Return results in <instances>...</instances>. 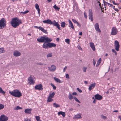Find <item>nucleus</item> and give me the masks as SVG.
<instances>
[{
    "instance_id": "nucleus-1",
    "label": "nucleus",
    "mask_w": 121,
    "mask_h": 121,
    "mask_svg": "<svg viewBox=\"0 0 121 121\" xmlns=\"http://www.w3.org/2000/svg\"><path fill=\"white\" fill-rule=\"evenodd\" d=\"M37 40L40 42H48L52 41L51 38H49L46 36L44 35L38 38L37 39Z\"/></svg>"
},
{
    "instance_id": "nucleus-2",
    "label": "nucleus",
    "mask_w": 121,
    "mask_h": 121,
    "mask_svg": "<svg viewBox=\"0 0 121 121\" xmlns=\"http://www.w3.org/2000/svg\"><path fill=\"white\" fill-rule=\"evenodd\" d=\"M12 26L14 28H16L22 23L21 20L17 18H13L10 22Z\"/></svg>"
},
{
    "instance_id": "nucleus-3",
    "label": "nucleus",
    "mask_w": 121,
    "mask_h": 121,
    "mask_svg": "<svg viewBox=\"0 0 121 121\" xmlns=\"http://www.w3.org/2000/svg\"><path fill=\"white\" fill-rule=\"evenodd\" d=\"M42 22L45 23L49 24L50 25H53L54 26L57 27L59 30H61L60 27V25L58 22H56L55 20H53V21L52 22L50 20L48 19L47 20L43 21Z\"/></svg>"
},
{
    "instance_id": "nucleus-4",
    "label": "nucleus",
    "mask_w": 121,
    "mask_h": 121,
    "mask_svg": "<svg viewBox=\"0 0 121 121\" xmlns=\"http://www.w3.org/2000/svg\"><path fill=\"white\" fill-rule=\"evenodd\" d=\"M9 92L12 96L15 97H19L22 95V93L18 89H15L13 90L12 91H10Z\"/></svg>"
},
{
    "instance_id": "nucleus-5",
    "label": "nucleus",
    "mask_w": 121,
    "mask_h": 121,
    "mask_svg": "<svg viewBox=\"0 0 121 121\" xmlns=\"http://www.w3.org/2000/svg\"><path fill=\"white\" fill-rule=\"evenodd\" d=\"M35 80V78L33 75H30L28 78V82L29 85H34Z\"/></svg>"
},
{
    "instance_id": "nucleus-6",
    "label": "nucleus",
    "mask_w": 121,
    "mask_h": 121,
    "mask_svg": "<svg viewBox=\"0 0 121 121\" xmlns=\"http://www.w3.org/2000/svg\"><path fill=\"white\" fill-rule=\"evenodd\" d=\"M6 26L5 20L4 18L0 20V29H2Z\"/></svg>"
},
{
    "instance_id": "nucleus-7",
    "label": "nucleus",
    "mask_w": 121,
    "mask_h": 121,
    "mask_svg": "<svg viewBox=\"0 0 121 121\" xmlns=\"http://www.w3.org/2000/svg\"><path fill=\"white\" fill-rule=\"evenodd\" d=\"M118 32L117 29L115 27H112L111 29V35H115L117 34Z\"/></svg>"
},
{
    "instance_id": "nucleus-8",
    "label": "nucleus",
    "mask_w": 121,
    "mask_h": 121,
    "mask_svg": "<svg viewBox=\"0 0 121 121\" xmlns=\"http://www.w3.org/2000/svg\"><path fill=\"white\" fill-rule=\"evenodd\" d=\"M115 49L117 51L119 50L120 45L118 42L117 40H115L114 42Z\"/></svg>"
},
{
    "instance_id": "nucleus-9",
    "label": "nucleus",
    "mask_w": 121,
    "mask_h": 121,
    "mask_svg": "<svg viewBox=\"0 0 121 121\" xmlns=\"http://www.w3.org/2000/svg\"><path fill=\"white\" fill-rule=\"evenodd\" d=\"M8 117L3 114L0 117V121H7Z\"/></svg>"
},
{
    "instance_id": "nucleus-10",
    "label": "nucleus",
    "mask_w": 121,
    "mask_h": 121,
    "mask_svg": "<svg viewBox=\"0 0 121 121\" xmlns=\"http://www.w3.org/2000/svg\"><path fill=\"white\" fill-rule=\"evenodd\" d=\"M48 69L50 71H54L56 69V66L54 65H52L50 67H48Z\"/></svg>"
},
{
    "instance_id": "nucleus-11",
    "label": "nucleus",
    "mask_w": 121,
    "mask_h": 121,
    "mask_svg": "<svg viewBox=\"0 0 121 121\" xmlns=\"http://www.w3.org/2000/svg\"><path fill=\"white\" fill-rule=\"evenodd\" d=\"M35 88L36 89L39 90H42L43 89L42 85L41 84L36 85L35 86Z\"/></svg>"
},
{
    "instance_id": "nucleus-12",
    "label": "nucleus",
    "mask_w": 121,
    "mask_h": 121,
    "mask_svg": "<svg viewBox=\"0 0 121 121\" xmlns=\"http://www.w3.org/2000/svg\"><path fill=\"white\" fill-rule=\"evenodd\" d=\"M81 115V114L80 113L77 114L74 116L73 119H80L82 118Z\"/></svg>"
},
{
    "instance_id": "nucleus-13",
    "label": "nucleus",
    "mask_w": 121,
    "mask_h": 121,
    "mask_svg": "<svg viewBox=\"0 0 121 121\" xmlns=\"http://www.w3.org/2000/svg\"><path fill=\"white\" fill-rule=\"evenodd\" d=\"M21 53L19 52L17 50L13 52V55L15 57H18L20 56Z\"/></svg>"
},
{
    "instance_id": "nucleus-14",
    "label": "nucleus",
    "mask_w": 121,
    "mask_h": 121,
    "mask_svg": "<svg viewBox=\"0 0 121 121\" xmlns=\"http://www.w3.org/2000/svg\"><path fill=\"white\" fill-rule=\"evenodd\" d=\"M95 99L98 100H100L102 99V97L99 94H97L95 96Z\"/></svg>"
},
{
    "instance_id": "nucleus-15",
    "label": "nucleus",
    "mask_w": 121,
    "mask_h": 121,
    "mask_svg": "<svg viewBox=\"0 0 121 121\" xmlns=\"http://www.w3.org/2000/svg\"><path fill=\"white\" fill-rule=\"evenodd\" d=\"M68 21L69 22V27L73 29L74 30V26L71 21L70 19H68Z\"/></svg>"
},
{
    "instance_id": "nucleus-16",
    "label": "nucleus",
    "mask_w": 121,
    "mask_h": 121,
    "mask_svg": "<svg viewBox=\"0 0 121 121\" xmlns=\"http://www.w3.org/2000/svg\"><path fill=\"white\" fill-rule=\"evenodd\" d=\"M95 28L96 30L99 32H100L101 31L99 28V25L97 23H96L95 26Z\"/></svg>"
},
{
    "instance_id": "nucleus-17",
    "label": "nucleus",
    "mask_w": 121,
    "mask_h": 121,
    "mask_svg": "<svg viewBox=\"0 0 121 121\" xmlns=\"http://www.w3.org/2000/svg\"><path fill=\"white\" fill-rule=\"evenodd\" d=\"M90 46L91 48L93 51L95 50V46L94 43L92 42H90L89 43Z\"/></svg>"
},
{
    "instance_id": "nucleus-18",
    "label": "nucleus",
    "mask_w": 121,
    "mask_h": 121,
    "mask_svg": "<svg viewBox=\"0 0 121 121\" xmlns=\"http://www.w3.org/2000/svg\"><path fill=\"white\" fill-rule=\"evenodd\" d=\"M49 43H45L43 44V47L45 49H48L49 48Z\"/></svg>"
},
{
    "instance_id": "nucleus-19",
    "label": "nucleus",
    "mask_w": 121,
    "mask_h": 121,
    "mask_svg": "<svg viewBox=\"0 0 121 121\" xmlns=\"http://www.w3.org/2000/svg\"><path fill=\"white\" fill-rule=\"evenodd\" d=\"M32 110V109L31 108L26 109L24 110V112L26 114H31Z\"/></svg>"
},
{
    "instance_id": "nucleus-20",
    "label": "nucleus",
    "mask_w": 121,
    "mask_h": 121,
    "mask_svg": "<svg viewBox=\"0 0 121 121\" xmlns=\"http://www.w3.org/2000/svg\"><path fill=\"white\" fill-rule=\"evenodd\" d=\"M35 8L38 11V14L39 15L40 14V9L39 6L37 3H36L35 4Z\"/></svg>"
},
{
    "instance_id": "nucleus-21",
    "label": "nucleus",
    "mask_w": 121,
    "mask_h": 121,
    "mask_svg": "<svg viewBox=\"0 0 121 121\" xmlns=\"http://www.w3.org/2000/svg\"><path fill=\"white\" fill-rule=\"evenodd\" d=\"M95 83H92L89 86L88 89L89 91H91L94 88L95 86Z\"/></svg>"
},
{
    "instance_id": "nucleus-22",
    "label": "nucleus",
    "mask_w": 121,
    "mask_h": 121,
    "mask_svg": "<svg viewBox=\"0 0 121 121\" xmlns=\"http://www.w3.org/2000/svg\"><path fill=\"white\" fill-rule=\"evenodd\" d=\"M58 115L59 116L60 115H61L64 117H65V113L64 112L61 111L59 112L58 113Z\"/></svg>"
},
{
    "instance_id": "nucleus-23",
    "label": "nucleus",
    "mask_w": 121,
    "mask_h": 121,
    "mask_svg": "<svg viewBox=\"0 0 121 121\" xmlns=\"http://www.w3.org/2000/svg\"><path fill=\"white\" fill-rule=\"evenodd\" d=\"M49 48H54L56 46V45L53 43H49Z\"/></svg>"
},
{
    "instance_id": "nucleus-24",
    "label": "nucleus",
    "mask_w": 121,
    "mask_h": 121,
    "mask_svg": "<svg viewBox=\"0 0 121 121\" xmlns=\"http://www.w3.org/2000/svg\"><path fill=\"white\" fill-rule=\"evenodd\" d=\"M53 101L52 98H51L49 96L47 100V102H52Z\"/></svg>"
},
{
    "instance_id": "nucleus-25",
    "label": "nucleus",
    "mask_w": 121,
    "mask_h": 121,
    "mask_svg": "<svg viewBox=\"0 0 121 121\" xmlns=\"http://www.w3.org/2000/svg\"><path fill=\"white\" fill-rule=\"evenodd\" d=\"M101 58H100L97 62V64L96 65V67H98L100 65V64L101 63Z\"/></svg>"
},
{
    "instance_id": "nucleus-26",
    "label": "nucleus",
    "mask_w": 121,
    "mask_h": 121,
    "mask_svg": "<svg viewBox=\"0 0 121 121\" xmlns=\"http://www.w3.org/2000/svg\"><path fill=\"white\" fill-rule=\"evenodd\" d=\"M40 30L42 32L45 33H48L47 32V30H45L44 28H43L40 27Z\"/></svg>"
},
{
    "instance_id": "nucleus-27",
    "label": "nucleus",
    "mask_w": 121,
    "mask_h": 121,
    "mask_svg": "<svg viewBox=\"0 0 121 121\" xmlns=\"http://www.w3.org/2000/svg\"><path fill=\"white\" fill-rule=\"evenodd\" d=\"M68 97L69 99L70 100L72 99L73 98V97L72 95V94L70 93L69 94V95Z\"/></svg>"
},
{
    "instance_id": "nucleus-28",
    "label": "nucleus",
    "mask_w": 121,
    "mask_h": 121,
    "mask_svg": "<svg viewBox=\"0 0 121 121\" xmlns=\"http://www.w3.org/2000/svg\"><path fill=\"white\" fill-rule=\"evenodd\" d=\"M5 52V50L3 48H0V54L4 53Z\"/></svg>"
},
{
    "instance_id": "nucleus-29",
    "label": "nucleus",
    "mask_w": 121,
    "mask_h": 121,
    "mask_svg": "<svg viewBox=\"0 0 121 121\" xmlns=\"http://www.w3.org/2000/svg\"><path fill=\"white\" fill-rule=\"evenodd\" d=\"M55 93L54 92H52V93H50L49 94V96L53 98L54 97V96L55 95Z\"/></svg>"
},
{
    "instance_id": "nucleus-30",
    "label": "nucleus",
    "mask_w": 121,
    "mask_h": 121,
    "mask_svg": "<svg viewBox=\"0 0 121 121\" xmlns=\"http://www.w3.org/2000/svg\"><path fill=\"white\" fill-rule=\"evenodd\" d=\"M65 23L64 22H61V26L62 27L64 28L65 27Z\"/></svg>"
},
{
    "instance_id": "nucleus-31",
    "label": "nucleus",
    "mask_w": 121,
    "mask_h": 121,
    "mask_svg": "<svg viewBox=\"0 0 121 121\" xmlns=\"http://www.w3.org/2000/svg\"><path fill=\"white\" fill-rule=\"evenodd\" d=\"M54 80L56 81L58 83H60L61 82H60V80L58 79V78H56L55 77H54Z\"/></svg>"
},
{
    "instance_id": "nucleus-32",
    "label": "nucleus",
    "mask_w": 121,
    "mask_h": 121,
    "mask_svg": "<svg viewBox=\"0 0 121 121\" xmlns=\"http://www.w3.org/2000/svg\"><path fill=\"white\" fill-rule=\"evenodd\" d=\"M53 7L56 10L59 11L60 9V8L58 7L55 4L54 6Z\"/></svg>"
},
{
    "instance_id": "nucleus-33",
    "label": "nucleus",
    "mask_w": 121,
    "mask_h": 121,
    "mask_svg": "<svg viewBox=\"0 0 121 121\" xmlns=\"http://www.w3.org/2000/svg\"><path fill=\"white\" fill-rule=\"evenodd\" d=\"M0 93L3 94H5V92L3 90L2 88L1 87H0Z\"/></svg>"
},
{
    "instance_id": "nucleus-34",
    "label": "nucleus",
    "mask_w": 121,
    "mask_h": 121,
    "mask_svg": "<svg viewBox=\"0 0 121 121\" xmlns=\"http://www.w3.org/2000/svg\"><path fill=\"white\" fill-rule=\"evenodd\" d=\"M53 106L56 108H57L60 107V106L55 103H54L53 104Z\"/></svg>"
},
{
    "instance_id": "nucleus-35",
    "label": "nucleus",
    "mask_w": 121,
    "mask_h": 121,
    "mask_svg": "<svg viewBox=\"0 0 121 121\" xmlns=\"http://www.w3.org/2000/svg\"><path fill=\"white\" fill-rule=\"evenodd\" d=\"M35 117L37 121H42L40 120V117L39 116H35Z\"/></svg>"
},
{
    "instance_id": "nucleus-36",
    "label": "nucleus",
    "mask_w": 121,
    "mask_h": 121,
    "mask_svg": "<svg viewBox=\"0 0 121 121\" xmlns=\"http://www.w3.org/2000/svg\"><path fill=\"white\" fill-rule=\"evenodd\" d=\"M52 54L51 53H48L47 55V57L48 58L52 56Z\"/></svg>"
},
{
    "instance_id": "nucleus-37",
    "label": "nucleus",
    "mask_w": 121,
    "mask_h": 121,
    "mask_svg": "<svg viewBox=\"0 0 121 121\" xmlns=\"http://www.w3.org/2000/svg\"><path fill=\"white\" fill-rule=\"evenodd\" d=\"M65 41L68 44H69L70 40L68 39H65Z\"/></svg>"
},
{
    "instance_id": "nucleus-38",
    "label": "nucleus",
    "mask_w": 121,
    "mask_h": 121,
    "mask_svg": "<svg viewBox=\"0 0 121 121\" xmlns=\"http://www.w3.org/2000/svg\"><path fill=\"white\" fill-rule=\"evenodd\" d=\"M93 15L92 10L91 9H89V15Z\"/></svg>"
},
{
    "instance_id": "nucleus-39",
    "label": "nucleus",
    "mask_w": 121,
    "mask_h": 121,
    "mask_svg": "<svg viewBox=\"0 0 121 121\" xmlns=\"http://www.w3.org/2000/svg\"><path fill=\"white\" fill-rule=\"evenodd\" d=\"M22 109V108L18 106H17L16 107L15 109L16 110H17L18 109Z\"/></svg>"
},
{
    "instance_id": "nucleus-40",
    "label": "nucleus",
    "mask_w": 121,
    "mask_h": 121,
    "mask_svg": "<svg viewBox=\"0 0 121 121\" xmlns=\"http://www.w3.org/2000/svg\"><path fill=\"white\" fill-rule=\"evenodd\" d=\"M89 19L91 21H93V18L92 17V15H89Z\"/></svg>"
},
{
    "instance_id": "nucleus-41",
    "label": "nucleus",
    "mask_w": 121,
    "mask_h": 121,
    "mask_svg": "<svg viewBox=\"0 0 121 121\" xmlns=\"http://www.w3.org/2000/svg\"><path fill=\"white\" fill-rule=\"evenodd\" d=\"M4 107V106L2 104H0V110L3 109Z\"/></svg>"
},
{
    "instance_id": "nucleus-42",
    "label": "nucleus",
    "mask_w": 121,
    "mask_h": 121,
    "mask_svg": "<svg viewBox=\"0 0 121 121\" xmlns=\"http://www.w3.org/2000/svg\"><path fill=\"white\" fill-rule=\"evenodd\" d=\"M29 12L28 10H27L26 11H25L24 12H21V13H22L23 14H25Z\"/></svg>"
},
{
    "instance_id": "nucleus-43",
    "label": "nucleus",
    "mask_w": 121,
    "mask_h": 121,
    "mask_svg": "<svg viewBox=\"0 0 121 121\" xmlns=\"http://www.w3.org/2000/svg\"><path fill=\"white\" fill-rule=\"evenodd\" d=\"M103 3L104 6H106L107 5H108V4L109 3L105 1H104Z\"/></svg>"
},
{
    "instance_id": "nucleus-44",
    "label": "nucleus",
    "mask_w": 121,
    "mask_h": 121,
    "mask_svg": "<svg viewBox=\"0 0 121 121\" xmlns=\"http://www.w3.org/2000/svg\"><path fill=\"white\" fill-rule=\"evenodd\" d=\"M101 117L103 119H105L107 118V117L106 116L103 115H101Z\"/></svg>"
},
{
    "instance_id": "nucleus-45",
    "label": "nucleus",
    "mask_w": 121,
    "mask_h": 121,
    "mask_svg": "<svg viewBox=\"0 0 121 121\" xmlns=\"http://www.w3.org/2000/svg\"><path fill=\"white\" fill-rule=\"evenodd\" d=\"M87 67H83V71L84 72H86V71L87 69Z\"/></svg>"
},
{
    "instance_id": "nucleus-46",
    "label": "nucleus",
    "mask_w": 121,
    "mask_h": 121,
    "mask_svg": "<svg viewBox=\"0 0 121 121\" xmlns=\"http://www.w3.org/2000/svg\"><path fill=\"white\" fill-rule=\"evenodd\" d=\"M114 53H115V55H117V53L116 51L114 49H112L111 50Z\"/></svg>"
},
{
    "instance_id": "nucleus-47",
    "label": "nucleus",
    "mask_w": 121,
    "mask_h": 121,
    "mask_svg": "<svg viewBox=\"0 0 121 121\" xmlns=\"http://www.w3.org/2000/svg\"><path fill=\"white\" fill-rule=\"evenodd\" d=\"M51 85L53 89L55 90L56 89V87L54 86V85L52 83L51 84Z\"/></svg>"
},
{
    "instance_id": "nucleus-48",
    "label": "nucleus",
    "mask_w": 121,
    "mask_h": 121,
    "mask_svg": "<svg viewBox=\"0 0 121 121\" xmlns=\"http://www.w3.org/2000/svg\"><path fill=\"white\" fill-rule=\"evenodd\" d=\"M24 121H31V119H29L27 118H25Z\"/></svg>"
},
{
    "instance_id": "nucleus-49",
    "label": "nucleus",
    "mask_w": 121,
    "mask_h": 121,
    "mask_svg": "<svg viewBox=\"0 0 121 121\" xmlns=\"http://www.w3.org/2000/svg\"><path fill=\"white\" fill-rule=\"evenodd\" d=\"M74 100L77 102H78L79 103H80V102L78 100V99L75 97H74Z\"/></svg>"
},
{
    "instance_id": "nucleus-50",
    "label": "nucleus",
    "mask_w": 121,
    "mask_h": 121,
    "mask_svg": "<svg viewBox=\"0 0 121 121\" xmlns=\"http://www.w3.org/2000/svg\"><path fill=\"white\" fill-rule=\"evenodd\" d=\"M72 20L76 24L77 22L74 19H72Z\"/></svg>"
},
{
    "instance_id": "nucleus-51",
    "label": "nucleus",
    "mask_w": 121,
    "mask_h": 121,
    "mask_svg": "<svg viewBox=\"0 0 121 121\" xmlns=\"http://www.w3.org/2000/svg\"><path fill=\"white\" fill-rule=\"evenodd\" d=\"M66 78L67 79H69V75L68 74H66Z\"/></svg>"
},
{
    "instance_id": "nucleus-52",
    "label": "nucleus",
    "mask_w": 121,
    "mask_h": 121,
    "mask_svg": "<svg viewBox=\"0 0 121 121\" xmlns=\"http://www.w3.org/2000/svg\"><path fill=\"white\" fill-rule=\"evenodd\" d=\"M112 2L113 3V4L115 5H117L119 4L118 3H116L115 2V1H112Z\"/></svg>"
},
{
    "instance_id": "nucleus-53",
    "label": "nucleus",
    "mask_w": 121,
    "mask_h": 121,
    "mask_svg": "<svg viewBox=\"0 0 121 121\" xmlns=\"http://www.w3.org/2000/svg\"><path fill=\"white\" fill-rule=\"evenodd\" d=\"M77 90L79 92H82V91L80 89H79L78 88H77Z\"/></svg>"
},
{
    "instance_id": "nucleus-54",
    "label": "nucleus",
    "mask_w": 121,
    "mask_h": 121,
    "mask_svg": "<svg viewBox=\"0 0 121 121\" xmlns=\"http://www.w3.org/2000/svg\"><path fill=\"white\" fill-rule=\"evenodd\" d=\"M67 68V67L66 66H65L63 70V72H65L66 70V69Z\"/></svg>"
},
{
    "instance_id": "nucleus-55",
    "label": "nucleus",
    "mask_w": 121,
    "mask_h": 121,
    "mask_svg": "<svg viewBox=\"0 0 121 121\" xmlns=\"http://www.w3.org/2000/svg\"><path fill=\"white\" fill-rule=\"evenodd\" d=\"M78 48L80 50H81L82 51V48H81V47L80 46H78Z\"/></svg>"
},
{
    "instance_id": "nucleus-56",
    "label": "nucleus",
    "mask_w": 121,
    "mask_h": 121,
    "mask_svg": "<svg viewBox=\"0 0 121 121\" xmlns=\"http://www.w3.org/2000/svg\"><path fill=\"white\" fill-rule=\"evenodd\" d=\"M77 24V26L79 27L81 26V25L78 22H77L76 23Z\"/></svg>"
},
{
    "instance_id": "nucleus-57",
    "label": "nucleus",
    "mask_w": 121,
    "mask_h": 121,
    "mask_svg": "<svg viewBox=\"0 0 121 121\" xmlns=\"http://www.w3.org/2000/svg\"><path fill=\"white\" fill-rule=\"evenodd\" d=\"M109 7H112V6H113V5L110 3L108 4V5Z\"/></svg>"
},
{
    "instance_id": "nucleus-58",
    "label": "nucleus",
    "mask_w": 121,
    "mask_h": 121,
    "mask_svg": "<svg viewBox=\"0 0 121 121\" xmlns=\"http://www.w3.org/2000/svg\"><path fill=\"white\" fill-rule=\"evenodd\" d=\"M84 17L86 18H87V16L86 14L85 13H84Z\"/></svg>"
},
{
    "instance_id": "nucleus-59",
    "label": "nucleus",
    "mask_w": 121,
    "mask_h": 121,
    "mask_svg": "<svg viewBox=\"0 0 121 121\" xmlns=\"http://www.w3.org/2000/svg\"><path fill=\"white\" fill-rule=\"evenodd\" d=\"M34 27L40 29V27H38L37 26H34Z\"/></svg>"
},
{
    "instance_id": "nucleus-60",
    "label": "nucleus",
    "mask_w": 121,
    "mask_h": 121,
    "mask_svg": "<svg viewBox=\"0 0 121 121\" xmlns=\"http://www.w3.org/2000/svg\"><path fill=\"white\" fill-rule=\"evenodd\" d=\"M72 95H77V93L75 92H74L72 93Z\"/></svg>"
},
{
    "instance_id": "nucleus-61",
    "label": "nucleus",
    "mask_w": 121,
    "mask_h": 121,
    "mask_svg": "<svg viewBox=\"0 0 121 121\" xmlns=\"http://www.w3.org/2000/svg\"><path fill=\"white\" fill-rule=\"evenodd\" d=\"M43 64L41 63H39L38 64L39 65H43Z\"/></svg>"
},
{
    "instance_id": "nucleus-62",
    "label": "nucleus",
    "mask_w": 121,
    "mask_h": 121,
    "mask_svg": "<svg viewBox=\"0 0 121 121\" xmlns=\"http://www.w3.org/2000/svg\"><path fill=\"white\" fill-rule=\"evenodd\" d=\"M114 10L117 12H118V10L117 9L115 8Z\"/></svg>"
},
{
    "instance_id": "nucleus-63",
    "label": "nucleus",
    "mask_w": 121,
    "mask_h": 121,
    "mask_svg": "<svg viewBox=\"0 0 121 121\" xmlns=\"http://www.w3.org/2000/svg\"><path fill=\"white\" fill-rule=\"evenodd\" d=\"M79 35H82V33L81 32H80L79 33Z\"/></svg>"
},
{
    "instance_id": "nucleus-64",
    "label": "nucleus",
    "mask_w": 121,
    "mask_h": 121,
    "mask_svg": "<svg viewBox=\"0 0 121 121\" xmlns=\"http://www.w3.org/2000/svg\"><path fill=\"white\" fill-rule=\"evenodd\" d=\"M118 117L120 119V120L121 121V116H119Z\"/></svg>"
}]
</instances>
